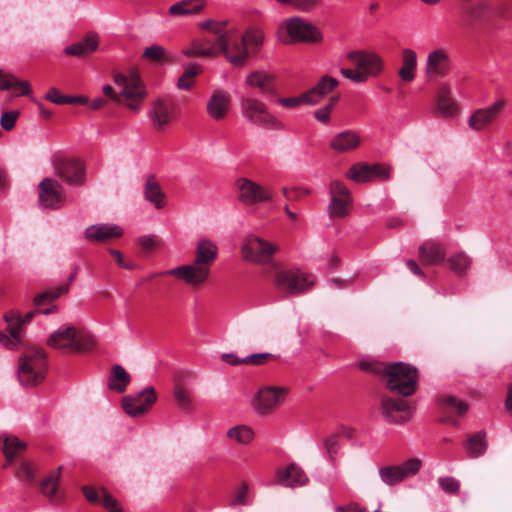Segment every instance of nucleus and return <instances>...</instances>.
Instances as JSON below:
<instances>
[{"label":"nucleus","mask_w":512,"mask_h":512,"mask_svg":"<svg viewBox=\"0 0 512 512\" xmlns=\"http://www.w3.org/2000/svg\"><path fill=\"white\" fill-rule=\"evenodd\" d=\"M278 246L258 236H247L241 246L242 259L259 265H267L273 274L274 285L280 291L297 295L308 290L313 284L312 276L298 269L284 270L272 257Z\"/></svg>","instance_id":"nucleus-1"},{"label":"nucleus","mask_w":512,"mask_h":512,"mask_svg":"<svg viewBox=\"0 0 512 512\" xmlns=\"http://www.w3.org/2000/svg\"><path fill=\"white\" fill-rule=\"evenodd\" d=\"M217 255V245L210 239H201L197 243L195 259L192 264L167 270L161 275L174 276L192 287H199L209 278L210 267L216 261Z\"/></svg>","instance_id":"nucleus-2"},{"label":"nucleus","mask_w":512,"mask_h":512,"mask_svg":"<svg viewBox=\"0 0 512 512\" xmlns=\"http://www.w3.org/2000/svg\"><path fill=\"white\" fill-rule=\"evenodd\" d=\"M359 368L380 376L385 385L393 393L407 397L416 392L418 373L417 369L404 363H371L361 362Z\"/></svg>","instance_id":"nucleus-3"},{"label":"nucleus","mask_w":512,"mask_h":512,"mask_svg":"<svg viewBox=\"0 0 512 512\" xmlns=\"http://www.w3.org/2000/svg\"><path fill=\"white\" fill-rule=\"evenodd\" d=\"M227 22L207 20L200 24V27L213 33L217 38V46L220 53L233 65L243 67L249 58V51L246 48L241 35L226 28Z\"/></svg>","instance_id":"nucleus-4"},{"label":"nucleus","mask_w":512,"mask_h":512,"mask_svg":"<svg viewBox=\"0 0 512 512\" xmlns=\"http://www.w3.org/2000/svg\"><path fill=\"white\" fill-rule=\"evenodd\" d=\"M346 58L355 69L342 68L340 73L355 83H364L370 77L376 78L382 74L385 68L384 59L375 52L354 50L347 53Z\"/></svg>","instance_id":"nucleus-5"},{"label":"nucleus","mask_w":512,"mask_h":512,"mask_svg":"<svg viewBox=\"0 0 512 512\" xmlns=\"http://www.w3.org/2000/svg\"><path fill=\"white\" fill-rule=\"evenodd\" d=\"M47 345L70 353H85L96 348V340L89 332L63 325L48 337Z\"/></svg>","instance_id":"nucleus-6"},{"label":"nucleus","mask_w":512,"mask_h":512,"mask_svg":"<svg viewBox=\"0 0 512 512\" xmlns=\"http://www.w3.org/2000/svg\"><path fill=\"white\" fill-rule=\"evenodd\" d=\"M113 80L120 92V105L130 111L138 112L147 97L146 85L136 68L129 70L128 74L113 73Z\"/></svg>","instance_id":"nucleus-7"},{"label":"nucleus","mask_w":512,"mask_h":512,"mask_svg":"<svg viewBox=\"0 0 512 512\" xmlns=\"http://www.w3.org/2000/svg\"><path fill=\"white\" fill-rule=\"evenodd\" d=\"M47 353L42 348L29 347L18 361V378L22 386L41 384L47 373Z\"/></svg>","instance_id":"nucleus-8"},{"label":"nucleus","mask_w":512,"mask_h":512,"mask_svg":"<svg viewBox=\"0 0 512 512\" xmlns=\"http://www.w3.org/2000/svg\"><path fill=\"white\" fill-rule=\"evenodd\" d=\"M243 117L251 124L268 130H281L283 123L273 115L264 102L255 97H243L240 101Z\"/></svg>","instance_id":"nucleus-9"},{"label":"nucleus","mask_w":512,"mask_h":512,"mask_svg":"<svg viewBox=\"0 0 512 512\" xmlns=\"http://www.w3.org/2000/svg\"><path fill=\"white\" fill-rule=\"evenodd\" d=\"M287 32V38L283 39L285 43L295 42H318L322 36L320 31L310 22L301 17H292L281 25Z\"/></svg>","instance_id":"nucleus-10"},{"label":"nucleus","mask_w":512,"mask_h":512,"mask_svg":"<svg viewBox=\"0 0 512 512\" xmlns=\"http://www.w3.org/2000/svg\"><path fill=\"white\" fill-rule=\"evenodd\" d=\"M422 462L418 458H411L399 465H385L379 468L378 474L383 484L395 486L408 477L416 475L421 469Z\"/></svg>","instance_id":"nucleus-11"},{"label":"nucleus","mask_w":512,"mask_h":512,"mask_svg":"<svg viewBox=\"0 0 512 512\" xmlns=\"http://www.w3.org/2000/svg\"><path fill=\"white\" fill-rule=\"evenodd\" d=\"M149 117L155 130L163 132L176 119V104L171 97L154 99L151 103Z\"/></svg>","instance_id":"nucleus-12"},{"label":"nucleus","mask_w":512,"mask_h":512,"mask_svg":"<svg viewBox=\"0 0 512 512\" xmlns=\"http://www.w3.org/2000/svg\"><path fill=\"white\" fill-rule=\"evenodd\" d=\"M38 198L42 207L59 209L66 203L65 189L58 180L44 178L38 185Z\"/></svg>","instance_id":"nucleus-13"},{"label":"nucleus","mask_w":512,"mask_h":512,"mask_svg":"<svg viewBox=\"0 0 512 512\" xmlns=\"http://www.w3.org/2000/svg\"><path fill=\"white\" fill-rule=\"evenodd\" d=\"M287 394L288 389L284 387H263L253 398L252 407L261 415L270 414L285 400Z\"/></svg>","instance_id":"nucleus-14"},{"label":"nucleus","mask_w":512,"mask_h":512,"mask_svg":"<svg viewBox=\"0 0 512 512\" xmlns=\"http://www.w3.org/2000/svg\"><path fill=\"white\" fill-rule=\"evenodd\" d=\"M380 407L383 417L390 423H405L412 417V406L407 400L382 396Z\"/></svg>","instance_id":"nucleus-15"},{"label":"nucleus","mask_w":512,"mask_h":512,"mask_svg":"<svg viewBox=\"0 0 512 512\" xmlns=\"http://www.w3.org/2000/svg\"><path fill=\"white\" fill-rule=\"evenodd\" d=\"M54 170L70 186H82L85 182V166L78 159H59L54 164Z\"/></svg>","instance_id":"nucleus-16"},{"label":"nucleus","mask_w":512,"mask_h":512,"mask_svg":"<svg viewBox=\"0 0 512 512\" xmlns=\"http://www.w3.org/2000/svg\"><path fill=\"white\" fill-rule=\"evenodd\" d=\"M156 400L155 389L148 387L135 396L128 395L123 397L122 407L129 416L139 417L147 413Z\"/></svg>","instance_id":"nucleus-17"},{"label":"nucleus","mask_w":512,"mask_h":512,"mask_svg":"<svg viewBox=\"0 0 512 512\" xmlns=\"http://www.w3.org/2000/svg\"><path fill=\"white\" fill-rule=\"evenodd\" d=\"M331 203L329 214L331 218H343L350 212L352 198L348 188L340 181L335 180L330 184Z\"/></svg>","instance_id":"nucleus-18"},{"label":"nucleus","mask_w":512,"mask_h":512,"mask_svg":"<svg viewBox=\"0 0 512 512\" xmlns=\"http://www.w3.org/2000/svg\"><path fill=\"white\" fill-rule=\"evenodd\" d=\"M505 105V100L499 99L491 106L475 110L468 120L469 127L474 131H482L488 129L493 123L497 121Z\"/></svg>","instance_id":"nucleus-19"},{"label":"nucleus","mask_w":512,"mask_h":512,"mask_svg":"<svg viewBox=\"0 0 512 512\" xmlns=\"http://www.w3.org/2000/svg\"><path fill=\"white\" fill-rule=\"evenodd\" d=\"M239 200L246 206L256 205L271 199L269 189L247 178H240L237 181Z\"/></svg>","instance_id":"nucleus-20"},{"label":"nucleus","mask_w":512,"mask_h":512,"mask_svg":"<svg viewBox=\"0 0 512 512\" xmlns=\"http://www.w3.org/2000/svg\"><path fill=\"white\" fill-rule=\"evenodd\" d=\"M449 69L450 59L446 50L435 49L428 54L425 64V74L429 80L446 76Z\"/></svg>","instance_id":"nucleus-21"},{"label":"nucleus","mask_w":512,"mask_h":512,"mask_svg":"<svg viewBox=\"0 0 512 512\" xmlns=\"http://www.w3.org/2000/svg\"><path fill=\"white\" fill-rule=\"evenodd\" d=\"M82 491L91 504L101 505L108 512H123L119 502L105 488L83 486Z\"/></svg>","instance_id":"nucleus-22"},{"label":"nucleus","mask_w":512,"mask_h":512,"mask_svg":"<svg viewBox=\"0 0 512 512\" xmlns=\"http://www.w3.org/2000/svg\"><path fill=\"white\" fill-rule=\"evenodd\" d=\"M123 235V229L118 225L95 224L86 228L85 237L87 240L99 243H106L113 239L120 238Z\"/></svg>","instance_id":"nucleus-23"},{"label":"nucleus","mask_w":512,"mask_h":512,"mask_svg":"<svg viewBox=\"0 0 512 512\" xmlns=\"http://www.w3.org/2000/svg\"><path fill=\"white\" fill-rule=\"evenodd\" d=\"M230 106L231 96L223 90H216L207 102V112L214 120H222L228 114Z\"/></svg>","instance_id":"nucleus-24"},{"label":"nucleus","mask_w":512,"mask_h":512,"mask_svg":"<svg viewBox=\"0 0 512 512\" xmlns=\"http://www.w3.org/2000/svg\"><path fill=\"white\" fill-rule=\"evenodd\" d=\"M361 145L360 135L353 130L337 133L329 143L330 148L337 153H349Z\"/></svg>","instance_id":"nucleus-25"},{"label":"nucleus","mask_w":512,"mask_h":512,"mask_svg":"<svg viewBox=\"0 0 512 512\" xmlns=\"http://www.w3.org/2000/svg\"><path fill=\"white\" fill-rule=\"evenodd\" d=\"M7 322L10 335L0 332V342L8 349H14L21 342L22 334H20V320L21 316L14 312L9 311L4 315Z\"/></svg>","instance_id":"nucleus-26"},{"label":"nucleus","mask_w":512,"mask_h":512,"mask_svg":"<svg viewBox=\"0 0 512 512\" xmlns=\"http://www.w3.org/2000/svg\"><path fill=\"white\" fill-rule=\"evenodd\" d=\"M246 83L250 87L258 88L265 96H276L275 76L266 71H254L246 77Z\"/></svg>","instance_id":"nucleus-27"},{"label":"nucleus","mask_w":512,"mask_h":512,"mask_svg":"<svg viewBox=\"0 0 512 512\" xmlns=\"http://www.w3.org/2000/svg\"><path fill=\"white\" fill-rule=\"evenodd\" d=\"M445 249L440 243L426 241L419 247V258L423 265L433 266L444 261Z\"/></svg>","instance_id":"nucleus-28"},{"label":"nucleus","mask_w":512,"mask_h":512,"mask_svg":"<svg viewBox=\"0 0 512 512\" xmlns=\"http://www.w3.org/2000/svg\"><path fill=\"white\" fill-rule=\"evenodd\" d=\"M98 44L99 36L90 32L81 41L67 46L64 53L75 57H85L94 53L98 49Z\"/></svg>","instance_id":"nucleus-29"},{"label":"nucleus","mask_w":512,"mask_h":512,"mask_svg":"<svg viewBox=\"0 0 512 512\" xmlns=\"http://www.w3.org/2000/svg\"><path fill=\"white\" fill-rule=\"evenodd\" d=\"M144 198L154 205L156 209H162L166 205V195L155 175H149L143 188Z\"/></svg>","instance_id":"nucleus-30"},{"label":"nucleus","mask_w":512,"mask_h":512,"mask_svg":"<svg viewBox=\"0 0 512 512\" xmlns=\"http://www.w3.org/2000/svg\"><path fill=\"white\" fill-rule=\"evenodd\" d=\"M277 482L285 487H295L305 484L307 478L304 471L296 464H290L276 472Z\"/></svg>","instance_id":"nucleus-31"},{"label":"nucleus","mask_w":512,"mask_h":512,"mask_svg":"<svg viewBox=\"0 0 512 512\" xmlns=\"http://www.w3.org/2000/svg\"><path fill=\"white\" fill-rule=\"evenodd\" d=\"M417 70V55L414 50L404 48L401 51V66L398 70V76L401 81L410 83L414 81Z\"/></svg>","instance_id":"nucleus-32"},{"label":"nucleus","mask_w":512,"mask_h":512,"mask_svg":"<svg viewBox=\"0 0 512 512\" xmlns=\"http://www.w3.org/2000/svg\"><path fill=\"white\" fill-rule=\"evenodd\" d=\"M0 90H13L15 96L31 94V86L28 81L21 80L3 70H0Z\"/></svg>","instance_id":"nucleus-33"},{"label":"nucleus","mask_w":512,"mask_h":512,"mask_svg":"<svg viewBox=\"0 0 512 512\" xmlns=\"http://www.w3.org/2000/svg\"><path fill=\"white\" fill-rule=\"evenodd\" d=\"M437 109L444 117H454L458 112L457 103L451 95V89L443 84L437 95Z\"/></svg>","instance_id":"nucleus-34"},{"label":"nucleus","mask_w":512,"mask_h":512,"mask_svg":"<svg viewBox=\"0 0 512 512\" xmlns=\"http://www.w3.org/2000/svg\"><path fill=\"white\" fill-rule=\"evenodd\" d=\"M487 446L486 433L484 431L468 435L467 440L464 442L465 451L470 458H478L484 455Z\"/></svg>","instance_id":"nucleus-35"},{"label":"nucleus","mask_w":512,"mask_h":512,"mask_svg":"<svg viewBox=\"0 0 512 512\" xmlns=\"http://www.w3.org/2000/svg\"><path fill=\"white\" fill-rule=\"evenodd\" d=\"M339 82L337 79L325 75L321 77V79L318 81V83L311 88L310 90L306 91L308 97L310 100L313 101V105L317 104L321 98L326 96L328 93H330L332 90H334L338 86Z\"/></svg>","instance_id":"nucleus-36"},{"label":"nucleus","mask_w":512,"mask_h":512,"mask_svg":"<svg viewBox=\"0 0 512 512\" xmlns=\"http://www.w3.org/2000/svg\"><path fill=\"white\" fill-rule=\"evenodd\" d=\"M130 379V375L126 370L122 366L116 364L112 367L109 388L118 393H123L126 390L127 385L130 383Z\"/></svg>","instance_id":"nucleus-37"},{"label":"nucleus","mask_w":512,"mask_h":512,"mask_svg":"<svg viewBox=\"0 0 512 512\" xmlns=\"http://www.w3.org/2000/svg\"><path fill=\"white\" fill-rule=\"evenodd\" d=\"M439 404L447 414L464 415L468 410V404L455 396L446 395L439 399Z\"/></svg>","instance_id":"nucleus-38"},{"label":"nucleus","mask_w":512,"mask_h":512,"mask_svg":"<svg viewBox=\"0 0 512 512\" xmlns=\"http://www.w3.org/2000/svg\"><path fill=\"white\" fill-rule=\"evenodd\" d=\"M26 449V444L19 440L17 437H5L3 438V447L2 451L6 457L7 464L4 465L6 467L7 465L11 464L17 453L19 451H23Z\"/></svg>","instance_id":"nucleus-39"},{"label":"nucleus","mask_w":512,"mask_h":512,"mask_svg":"<svg viewBox=\"0 0 512 512\" xmlns=\"http://www.w3.org/2000/svg\"><path fill=\"white\" fill-rule=\"evenodd\" d=\"M61 470L62 466H59L56 472L51 473L40 483L41 493L44 496L48 497L51 501L56 500V492L58 488Z\"/></svg>","instance_id":"nucleus-40"},{"label":"nucleus","mask_w":512,"mask_h":512,"mask_svg":"<svg viewBox=\"0 0 512 512\" xmlns=\"http://www.w3.org/2000/svg\"><path fill=\"white\" fill-rule=\"evenodd\" d=\"M174 398L178 407L184 411L191 409L192 398L189 389L184 383L177 379L174 385Z\"/></svg>","instance_id":"nucleus-41"},{"label":"nucleus","mask_w":512,"mask_h":512,"mask_svg":"<svg viewBox=\"0 0 512 512\" xmlns=\"http://www.w3.org/2000/svg\"><path fill=\"white\" fill-rule=\"evenodd\" d=\"M346 177L357 182L365 183L371 181V166L367 163H356L350 167Z\"/></svg>","instance_id":"nucleus-42"},{"label":"nucleus","mask_w":512,"mask_h":512,"mask_svg":"<svg viewBox=\"0 0 512 512\" xmlns=\"http://www.w3.org/2000/svg\"><path fill=\"white\" fill-rule=\"evenodd\" d=\"M227 437L239 444H249L254 438V431L246 425H236L227 431Z\"/></svg>","instance_id":"nucleus-43"},{"label":"nucleus","mask_w":512,"mask_h":512,"mask_svg":"<svg viewBox=\"0 0 512 512\" xmlns=\"http://www.w3.org/2000/svg\"><path fill=\"white\" fill-rule=\"evenodd\" d=\"M68 291H69V284H63V285L56 287L55 289L46 290V291L39 293L35 296L34 305L42 306L47 303L53 302L61 295L68 293Z\"/></svg>","instance_id":"nucleus-44"},{"label":"nucleus","mask_w":512,"mask_h":512,"mask_svg":"<svg viewBox=\"0 0 512 512\" xmlns=\"http://www.w3.org/2000/svg\"><path fill=\"white\" fill-rule=\"evenodd\" d=\"M188 57H214L216 56L215 46H204L201 41H194L190 48L183 51Z\"/></svg>","instance_id":"nucleus-45"},{"label":"nucleus","mask_w":512,"mask_h":512,"mask_svg":"<svg viewBox=\"0 0 512 512\" xmlns=\"http://www.w3.org/2000/svg\"><path fill=\"white\" fill-rule=\"evenodd\" d=\"M201 72L199 65L188 66L183 74L179 77L177 86L182 90H189L194 85V78Z\"/></svg>","instance_id":"nucleus-46"},{"label":"nucleus","mask_w":512,"mask_h":512,"mask_svg":"<svg viewBox=\"0 0 512 512\" xmlns=\"http://www.w3.org/2000/svg\"><path fill=\"white\" fill-rule=\"evenodd\" d=\"M450 268L458 275L466 273L467 268L471 264V259L463 252L457 253L448 259Z\"/></svg>","instance_id":"nucleus-47"},{"label":"nucleus","mask_w":512,"mask_h":512,"mask_svg":"<svg viewBox=\"0 0 512 512\" xmlns=\"http://www.w3.org/2000/svg\"><path fill=\"white\" fill-rule=\"evenodd\" d=\"M340 99L339 95H334L330 97L329 102L322 108L317 109L314 111V117L315 119L322 123V124H329L330 123V115L333 111L334 106L338 103Z\"/></svg>","instance_id":"nucleus-48"},{"label":"nucleus","mask_w":512,"mask_h":512,"mask_svg":"<svg viewBox=\"0 0 512 512\" xmlns=\"http://www.w3.org/2000/svg\"><path fill=\"white\" fill-rule=\"evenodd\" d=\"M283 6H291L302 12H309L319 6L322 0H275Z\"/></svg>","instance_id":"nucleus-49"},{"label":"nucleus","mask_w":512,"mask_h":512,"mask_svg":"<svg viewBox=\"0 0 512 512\" xmlns=\"http://www.w3.org/2000/svg\"><path fill=\"white\" fill-rule=\"evenodd\" d=\"M143 58L153 62H167L169 58L166 55V50L160 45H151L146 47L143 52Z\"/></svg>","instance_id":"nucleus-50"},{"label":"nucleus","mask_w":512,"mask_h":512,"mask_svg":"<svg viewBox=\"0 0 512 512\" xmlns=\"http://www.w3.org/2000/svg\"><path fill=\"white\" fill-rule=\"evenodd\" d=\"M277 103L286 108H295L302 104L313 105V101L309 99L306 92L296 97H281L277 99Z\"/></svg>","instance_id":"nucleus-51"},{"label":"nucleus","mask_w":512,"mask_h":512,"mask_svg":"<svg viewBox=\"0 0 512 512\" xmlns=\"http://www.w3.org/2000/svg\"><path fill=\"white\" fill-rule=\"evenodd\" d=\"M246 48L248 46L253 47L254 49H258L264 40L263 32L257 29H250L245 34L241 35Z\"/></svg>","instance_id":"nucleus-52"},{"label":"nucleus","mask_w":512,"mask_h":512,"mask_svg":"<svg viewBox=\"0 0 512 512\" xmlns=\"http://www.w3.org/2000/svg\"><path fill=\"white\" fill-rule=\"evenodd\" d=\"M275 355L271 353H256L244 358V365L262 366L274 360Z\"/></svg>","instance_id":"nucleus-53"},{"label":"nucleus","mask_w":512,"mask_h":512,"mask_svg":"<svg viewBox=\"0 0 512 512\" xmlns=\"http://www.w3.org/2000/svg\"><path fill=\"white\" fill-rule=\"evenodd\" d=\"M16 477L22 481L33 483L35 479V470L31 463L22 462L19 469L16 471Z\"/></svg>","instance_id":"nucleus-54"},{"label":"nucleus","mask_w":512,"mask_h":512,"mask_svg":"<svg viewBox=\"0 0 512 512\" xmlns=\"http://www.w3.org/2000/svg\"><path fill=\"white\" fill-rule=\"evenodd\" d=\"M339 435L338 434H332L324 439L323 445L326 449V452L328 454V457L330 460H334L335 456L339 449Z\"/></svg>","instance_id":"nucleus-55"},{"label":"nucleus","mask_w":512,"mask_h":512,"mask_svg":"<svg viewBox=\"0 0 512 512\" xmlns=\"http://www.w3.org/2000/svg\"><path fill=\"white\" fill-rule=\"evenodd\" d=\"M19 111H7L4 112L0 119V125L1 127L6 130L10 131L14 128L17 118L19 117Z\"/></svg>","instance_id":"nucleus-56"},{"label":"nucleus","mask_w":512,"mask_h":512,"mask_svg":"<svg viewBox=\"0 0 512 512\" xmlns=\"http://www.w3.org/2000/svg\"><path fill=\"white\" fill-rule=\"evenodd\" d=\"M283 195L288 201H297L302 196L310 194V190L302 187H293L291 189L284 187L282 189Z\"/></svg>","instance_id":"nucleus-57"},{"label":"nucleus","mask_w":512,"mask_h":512,"mask_svg":"<svg viewBox=\"0 0 512 512\" xmlns=\"http://www.w3.org/2000/svg\"><path fill=\"white\" fill-rule=\"evenodd\" d=\"M438 483L441 489L449 494L457 493L460 487V483L452 477H440Z\"/></svg>","instance_id":"nucleus-58"},{"label":"nucleus","mask_w":512,"mask_h":512,"mask_svg":"<svg viewBox=\"0 0 512 512\" xmlns=\"http://www.w3.org/2000/svg\"><path fill=\"white\" fill-rule=\"evenodd\" d=\"M371 166V179L374 178L380 180H388L390 177V167L384 166L382 164L376 163Z\"/></svg>","instance_id":"nucleus-59"},{"label":"nucleus","mask_w":512,"mask_h":512,"mask_svg":"<svg viewBox=\"0 0 512 512\" xmlns=\"http://www.w3.org/2000/svg\"><path fill=\"white\" fill-rule=\"evenodd\" d=\"M108 252L114 258L119 267L127 270L136 269V265L130 261H127L119 250L109 249Z\"/></svg>","instance_id":"nucleus-60"},{"label":"nucleus","mask_w":512,"mask_h":512,"mask_svg":"<svg viewBox=\"0 0 512 512\" xmlns=\"http://www.w3.org/2000/svg\"><path fill=\"white\" fill-rule=\"evenodd\" d=\"M45 99L54 104L63 105L67 102V95H62L57 88L52 87L47 91Z\"/></svg>","instance_id":"nucleus-61"},{"label":"nucleus","mask_w":512,"mask_h":512,"mask_svg":"<svg viewBox=\"0 0 512 512\" xmlns=\"http://www.w3.org/2000/svg\"><path fill=\"white\" fill-rule=\"evenodd\" d=\"M185 3V10H188V15L199 14L205 7V0H181Z\"/></svg>","instance_id":"nucleus-62"},{"label":"nucleus","mask_w":512,"mask_h":512,"mask_svg":"<svg viewBox=\"0 0 512 512\" xmlns=\"http://www.w3.org/2000/svg\"><path fill=\"white\" fill-rule=\"evenodd\" d=\"M248 494V485L243 483L232 500V505H245Z\"/></svg>","instance_id":"nucleus-63"},{"label":"nucleus","mask_w":512,"mask_h":512,"mask_svg":"<svg viewBox=\"0 0 512 512\" xmlns=\"http://www.w3.org/2000/svg\"><path fill=\"white\" fill-rule=\"evenodd\" d=\"M157 238L154 236H143L139 239V244L144 251L150 252L157 246Z\"/></svg>","instance_id":"nucleus-64"}]
</instances>
